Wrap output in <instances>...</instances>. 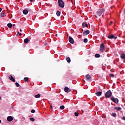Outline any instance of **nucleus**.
<instances>
[{
	"instance_id": "6e6552de",
	"label": "nucleus",
	"mask_w": 125,
	"mask_h": 125,
	"mask_svg": "<svg viewBox=\"0 0 125 125\" xmlns=\"http://www.w3.org/2000/svg\"><path fill=\"white\" fill-rule=\"evenodd\" d=\"M9 79L10 81H12V82L15 83V79H14V78H13L12 75L9 76Z\"/></svg>"
},
{
	"instance_id": "09e8293b",
	"label": "nucleus",
	"mask_w": 125,
	"mask_h": 125,
	"mask_svg": "<svg viewBox=\"0 0 125 125\" xmlns=\"http://www.w3.org/2000/svg\"><path fill=\"white\" fill-rule=\"evenodd\" d=\"M1 99V97L0 96V100Z\"/></svg>"
},
{
	"instance_id": "f704fd0d",
	"label": "nucleus",
	"mask_w": 125,
	"mask_h": 125,
	"mask_svg": "<svg viewBox=\"0 0 125 125\" xmlns=\"http://www.w3.org/2000/svg\"><path fill=\"white\" fill-rule=\"evenodd\" d=\"M31 113H35V111L34 109H32L31 111Z\"/></svg>"
},
{
	"instance_id": "7ed1b4c3",
	"label": "nucleus",
	"mask_w": 125,
	"mask_h": 125,
	"mask_svg": "<svg viewBox=\"0 0 125 125\" xmlns=\"http://www.w3.org/2000/svg\"><path fill=\"white\" fill-rule=\"evenodd\" d=\"M85 78L86 81H87V82H91V77L90 76V75L87 74L85 75Z\"/></svg>"
},
{
	"instance_id": "c85d7f7f",
	"label": "nucleus",
	"mask_w": 125,
	"mask_h": 125,
	"mask_svg": "<svg viewBox=\"0 0 125 125\" xmlns=\"http://www.w3.org/2000/svg\"><path fill=\"white\" fill-rule=\"evenodd\" d=\"M23 81H24V82H28V78L25 77V78L23 79Z\"/></svg>"
},
{
	"instance_id": "72a5a7b5",
	"label": "nucleus",
	"mask_w": 125,
	"mask_h": 125,
	"mask_svg": "<svg viewBox=\"0 0 125 125\" xmlns=\"http://www.w3.org/2000/svg\"><path fill=\"white\" fill-rule=\"evenodd\" d=\"M114 72H115V71H114V70H113V69H111V70H110V73H114Z\"/></svg>"
},
{
	"instance_id": "2f4dec72",
	"label": "nucleus",
	"mask_w": 125,
	"mask_h": 125,
	"mask_svg": "<svg viewBox=\"0 0 125 125\" xmlns=\"http://www.w3.org/2000/svg\"><path fill=\"white\" fill-rule=\"evenodd\" d=\"M30 120L31 121V122H35V119L33 118H30Z\"/></svg>"
},
{
	"instance_id": "603ef678",
	"label": "nucleus",
	"mask_w": 125,
	"mask_h": 125,
	"mask_svg": "<svg viewBox=\"0 0 125 125\" xmlns=\"http://www.w3.org/2000/svg\"><path fill=\"white\" fill-rule=\"evenodd\" d=\"M45 45H47V44H45Z\"/></svg>"
},
{
	"instance_id": "4c0bfd02",
	"label": "nucleus",
	"mask_w": 125,
	"mask_h": 125,
	"mask_svg": "<svg viewBox=\"0 0 125 125\" xmlns=\"http://www.w3.org/2000/svg\"><path fill=\"white\" fill-rule=\"evenodd\" d=\"M123 120H124V121H125V117H123Z\"/></svg>"
},
{
	"instance_id": "ea45409f",
	"label": "nucleus",
	"mask_w": 125,
	"mask_h": 125,
	"mask_svg": "<svg viewBox=\"0 0 125 125\" xmlns=\"http://www.w3.org/2000/svg\"><path fill=\"white\" fill-rule=\"evenodd\" d=\"M113 23V21H110V25H111Z\"/></svg>"
},
{
	"instance_id": "1a4fd4ad",
	"label": "nucleus",
	"mask_w": 125,
	"mask_h": 125,
	"mask_svg": "<svg viewBox=\"0 0 125 125\" xmlns=\"http://www.w3.org/2000/svg\"><path fill=\"white\" fill-rule=\"evenodd\" d=\"M64 91L65 92H66L67 93L71 92V89H69L68 87H65L64 88Z\"/></svg>"
},
{
	"instance_id": "8fccbe9b",
	"label": "nucleus",
	"mask_w": 125,
	"mask_h": 125,
	"mask_svg": "<svg viewBox=\"0 0 125 125\" xmlns=\"http://www.w3.org/2000/svg\"><path fill=\"white\" fill-rule=\"evenodd\" d=\"M1 123V121H0V124Z\"/></svg>"
},
{
	"instance_id": "a211bd4d",
	"label": "nucleus",
	"mask_w": 125,
	"mask_h": 125,
	"mask_svg": "<svg viewBox=\"0 0 125 125\" xmlns=\"http://www.w3.org/2000/svg\"><path fill=\"white\" fill-rule=\"evenodd\" d=\"M96 94L97 96H100L101 95V94H102V92L99 91L98 92H96Z\"/></svg>"
},
{
	"instance_id": "c9c22d12",
	"label": "nucleus",
	"mask_w": 125,
	"mask_h": 125,
	"mask_svg": "<svg viewBox=\"0 0 125 125\" xmlns=\"http://www.w3.org/2000/svg\"><path fill=\"white\" fill-rule=\"evenodd\" d=\"M35 0H29L30 1H31V2H33V1H34Z\"/></svg>"
},
{
	"instance_id": "f3484780",
	"label": "nucleus",
	"mask_w": 125,
	"mask_h": 125,
	"mask_svg": "<svg viewBox=\"0 0 125 125\" xmlns=\"http://www.w3.org/2000/svg\"><path fill=\"white\" fill-rule=\"evenodd\" d=\"M22 12L24 15H27V14H28V10L24 9Z\"/></svg>"
},
{
	"instance_id": "37998d69",
	"label": "nucleus",
	"mask_w": 125,
	"mask_h": 125,
	"mask_svg": "<svg viewBox=\"0 0 125 125\" xmlns=\"http://www.w3.org/2000/svg\"><path fill=\"white\" fill-rule=\"evenodd\" d=\"M29 39H32V37L31 36H29Z\"/></svg>"
},
{
	"instance_id": "a19ab883",
	"label": "nucleus",
	"mask_w": 125,
	"mask_h": 125,
	"mask_svg": "<svg viewBox=\"0 0 125 125\" xmlns=\"http://www.w3.org/2000/svg\"><path fill=\"white\" fill-rule=\"evenodd\" d=\"M50 109H51V110H52V105L50 106Z\"/></svg>"
},
{
	"instance_id": "ddd939ff",
	"label": "nucleus",
	"mask_w": 125,
	"mask_h": 125,
	"mask_svg": "<svg viewBox=\"0 0 125 125\" xmlns=\"http://www.w3.org/2000/svg\"><path fill=\"white\" fill-rule=\"evenodd\" d=\"M117 37L115 36L114 35H110V39H114V40H117Z\"/></svg>"
},
{
	"instance_id": "3c124183",
	"label": "nucleus",
	"mask_w": 125,
	"mask_h": 125,
	"mask_svg": "<svg viewBox=\"0 0 125 125\" xmlns=\"http://www.w3.org/2000/svg\"><path fill=\"white\" fill-rule=\"evenodd\" d=\"M18 36V33L17 34V37Z\"/></svg>"
},
{
	"instance_id": "f03ea898",
	"label": "nucleus",
	"mask_w": 125,
	"mask_h": 125,
	"mask_svg": "<svg viewBox=\"0 0 125 125\" xmlns=\"http://www.w3.org/2000/svg\"><path fill=\"white\" fill-rule=\"evenodd\" d=\"M104 12H105V10L104 9H102L101 10H99L97 12V15H98V16H101V15H102V14H103Z\"/></svg>"
},
{
	"instance_id": "79ce46f5",
	"label": "nucleus",
	"mask_w": 125,
	"mask_h": 125,
	"mask_svg": "<svg viewBox=\"0 0 125 125\" xmlns=\"http://www.w3.org/2000/svg\"><path fill=\"white\" fill-rule=\"evenodd\" d=\"M110 8H111V9L114 8V6H111V7H110Z\"/></svg>"
},
{
	"instance_id": "a878e982",
	"label": "nucleus",
	"mask_w": 125,
	"mask_h": 125,
	"mask_svg": "<svg viewBox=\"0 0 125 125\" xmlns=\"http://www.w3.org/2000/svg\"><path fill=\"white\" fill-rule=\"evenodd\" d=\"M35 98H40L41 97V94H38L35 96Z\"/></svg>"
},
{
	"instance_id": "b1692460",
	"label": "nucleus",
	"mask_w": 125,
	"mask_h": 125,
	"mask_svg": "<svg viewBox=\"0 0 125 125\" xmlns=\"http://www.w3.org/2000/svg\"><path fill=\"white\" fill-rule=\"evenodd\" d=\"M100 55L99 54H96L95 55V57H96V58H99V57H100Z\"/></svg>"
},
{
	"instance_id": "5701e85b",
	"label": "nucleus",
	"mask_w": 125,
	"mask_h": 125,
	"mask_svg": "<svg viewBox=\"0 0 125 125\" xmlns=\"http://www.w3.org/2000/svg\"><path fill=\"white\" fill-rule=\"evenodd\" d=\"M60 14H61V13H60V11H57L56 13L57 16H58V17L60 16Z\"/></svg>"
},
{
	"instance_id": "f8f14e48",
	"label": "nucleus",
	"mask_w": 125,
	"mask_h": 125,
	"mask_svg": "<svg viewBox=\"0 0 125 125\" xmlns=\"http://www.w3.org/2000/svg\"><path fill=\"white\" fill-rule=\"evenodd\" d=\"M89 33H90L89 30H86L83 32V36H86V35H88Z\"/></svg>"
},
{
	"instance_id": "c03bdc74",
	"label": "nucleus",
	"mask_w": 125,
	"mask_h": 125,
	"mask_svg": "<svg viewBox=\"0 0 125 125\" xmlns=\"http://www.w3.org/2000/svg\"><path fill=\"white\" fill-rule=\"evenodd\" d=\"M107 38H108V39H110V35H108V37H107Z\"/></svg>"
},
{
	"instance_id": "20e7f679",
	"label": "nucleus",
	"mask_w": 125,
	"mask_h": 125,
	"mask_svg": "<svg viewBox=\"0 0 125 125\" xmlns=\"http://www.w3.org/2000/svg\"><path fill=\"white\" fill-rule=\"evenodd\" d=\"M111 100H112L114 103H116V104H118V103H119V99H118V98L112 97L111 98Z\"/></svg>"
},
{
	"instance_id": "393cba45",
	"label": "nucleus",
	"mask_w": 125,
	"mask_h": 125,
	"mask_svg": "<svg viewBox=\"0 0 125 125\" xmlns=\"http://www.w3.org/2000/svg\"><path fill=\"white\" fill-rule=\"evenodd\" d=\"M110 78H114L115 77V74L114 73H110Z\"/></svg>"
},
{
	"instance_id": "412c9836",
	"label": "nucleus",
	"mask_w": 125,
	"mask_h": 125,
	"mask_svg": "<svg viewBox=\"0 0 125 125\" xmlns=\"http://www.w3.org/2000/svg\"><path fill=\"white\" fill-rule=\"evenodd\" d=\"M7 27H8V28H12V24L10 23H8Z\"/></svg>"
},
{
	"instance_id": "f257e3e1",
	"label": "nucleus",
	"mask_w": 125,
	"mask_h": 125,
	"mask_svg": "<svg viewBox=\"0 0 125 125\" xmlns=\"http://www.w3.org/2000/svg\"><path fill=\"white\" fill-rule=\"evenodd\" d=\"M58 2L59 3V6L60 7L62 8H64V6H65V4L62 0H58Z\"/></svg>"
},
{
	"instance_id": "39448f33",
	"label": "nucleus",
	"mask_w": 125,
	"mask_h": 125,
	"mask_svg": "<svg viewBox=\"0 0 125 125\" xmlns=\"http://www.w3.org/2000/svg\"><path fill=\"white\" fill-rule=\"evenodd\" d=\"M105 50V47L104 46V44L102 43L100 45V51L101 52H103Z\"/></svg>"
},
{
	"instance_id": "a18cd8bd",
	"label": "nucleus",
	"mask_w": 125,
	"mask_h": 125,
	"mask_svg": "<svg viewBox=\"0 0 125 125\" xmlns=\"http://www.w3.org/2000/svg\"><path fill=\"white\" fill-rule=\"evenodd\" d=\"M20 32H22V29H20Z\"/></svg>"
},
{
	"instance_id": "9d476101",
	"label": "nucleus",
	"mask_w": 125,
	"mask_h": 125,
	"mask_svg": "<svg viewBox=\"0 0 125 125\" xmlns=\"http://www.w3.org/2000/svg\"><path fill=\"white\" fill-rule=\"evenodd\" d=\"M8 122H12L13 121V118L12 116H8L7 118Z\"/></svg>"
},
{
	"instance_id": "4468645a",
	"label": "nucleus",
	"mask_w": 125,
	"mask_h": 125,
	"mask_svg": "<svg viewBox=\"0 0 125 125\" xmlns=\"http://www.w3.org/2000/svg\"><path fill=\"white\" fill-rule=\"evenodd\" d=\"M66 60L68 63H70L71 62V58L69 57H66Z\"/></svg>"
},
{
	"instance_id": "0eeeda50",
	"label": "nucleus",
	"mask_w": 125,
	"mask_h": 125,
	"mask_svg": "<svg viewBox=\"0 0 125 125\" xmlns=\"http://www.w3.org/2000/svg\"><path fill=\"white\" fill-rule=\"evenodd\" d=\"M105 96L106 98H110V90L106 92V93L105 94Z\"/></svg>"
},
{
	"instance_id": "dca6fc26",
	"label": "nucleus",
	"mask_w": 125,
	"mask_h": 125,
	"mask_svg": "<svg viewBox=\"0 0 125 125\" xmlns=\"http://www.w3.org/2000/svg\"><path fill=\"white\" fill-rule=\"evenodd\" d=\"M114 109L117 111H121L122 110V107H115Z\"/></svg>"
},
{
	"instance_id": "49530a36",
	"label": "nucleus",
	"mask_w": 125,
	"mask_h": 125,
	"mask_svg": "<svg viewBox=\"0 0 125 125\" xmlns=\"http://www.w3.org/2000/svg\"><path fill=\"white\" fill-rule=\"evenodd\" d=\"M13 27H14L15 26V24H13Z\"/></svg>"
},
{
	"instance_id": "473e14b6",
	"label": "nucleus",
	"mask_w": 125,
	"mask_h": 125,
	"mask_svg": "<svg viewBox=\"0 0 125 125\" xmlns=\"http://www.w3.org/2000/svg\"><path fill=\"white\" fill-rule=\"evenodd\" d=\"M18 34L19 35V36H22V34L21 33L19 32V31L18 32Z\"/></svg>"
},
{
	"instance_id": "aec40b11",
	"label": "nucleus",
	"mask_w": 125,
	"mask_h": 125,
	"mask_svg": "<svg viewBox=\"0 0 125 125\" xmlns=\"http://www.w3.org/2000/svg\"><path fill=\"white\" fill-rule=\"evenodd\" d=\"M111 115L112 117H114V118H116L117 117V114H116V113H113Z\"/></svg>"
},
{
	"instance_id": "7c9ffc66",
	"label": "nucleus",
	"mask_w": 125,
	"mask_h": 125,
	"mask_svg": "<svg viewBox=\"0 0 125 125\" xmlns=\"http://www.w3.org/2000/svg\"><path fill=\"white\" fill-rule=\"evenodd\" d=\"M75 116V117H78L79 116V113H78L77 112H75L74 113Z\"/></svg>"
},
{
	"instance_id": "e433bc0d",
	"label": "nucleus",
	"mask_w": 125,
	"mask_h": 125,
	"mask_svg": "<svg viewBox=\"0 0 125 125\" xmlns=\"http://www.w3.org/2000/svg\"><path fill=\"white\" fill-rule=\"evenodd\" d=\"M111 95H112V92H111V91H110V96H111Z\"/></svg>"
},
{
	"instance_id": "423d86ee",
	"label": "nucleus",
	"mask_w": 125,
	"mask_h": 125,
	"mask_svg": "<svg viewBox=\"0 0 125 125\" xmlns=\"http://www.w3.org/2000/svg\"><path fill=\"white\" fill-rule=\"evenodd\" d=\"M68 41L70 43H72V44L75 42V41L74 40V39H73L71 36L68 37Z\"/></svg>"
},
{
	"instance_id": "cd10ccee",
	"label": "nucleus",
	"mask_w": 125,
	"mask_h": 125,
	"mask_svg": "<svg viewBox=\"0 0 125 125\" xmlns=\"http://www.w3.org/2000/svg\"><path fill=\"white\" fill-rule=\"evenodd\" d=\"M64 108H65V106H64V105H62L60 106V109L61 110H64Z\"/></svg>"
},
{
	"instance_id": "de8ad7c7",
	"label": "nucleus",
	"mask_w": 125,
	"mask_h": 125,
	"mask_svg": "<svg viewBox=\"0 0 125 125\" xmlns=\"http://www.w3.org/2000/svg\"><path fill=\"white\" fill-rule=\"evenodd\" d=\"M55 36H56V37H57V34H56V35H55Z\"/></svg>"
},
{
	"instance_id": "6ab92c4d",
	"label": "nucleus",
	"mask_w": 125,
	"mask_h": 125,
	"mask_svg": "<svg viewBox=\"0 0 125 125\" xmlns=\"http://www.w3.org/2000/svg\"><path fill=\"white\" fill-rule=\"evenodd\" d=\"M24 43H28L29 42V39L26 38L24 40Z\"/></svg>"
},
{
	"instance_id": "bb28decb",
	"label": "nucleus",
	"mask_w": 125,
	"mask_h": 125,
	"mask_svg": "<svg viewBox=\"0 0 125 125\" xmlns=\"http://www.w3.org/2000/svg\"><path fill=\"white\" fill-rule=\"evenodd\" d=\"M88 42V41L87 40V39L85 38L83 40V42H85V43H86V42Z\"/></svg>"
},
{
	"instance_id": "9b49d317",
	"label": "nucleus",
	"mask_w": 125,
	"mask_h": 125,
	"mask_svg": "<svg viewBox=\"0 0 125 125\" xmlns=\"http://www.w3.org/2000/svg\"><path fill=\"white\" fill-rule=\"evenodd\" d=\"M5 16H6V14H5V13L4 12L2 11L0 14V17H5Z\"/></svg>"
},
{
	"instance_id": "4be33fe9",
	"label": "nucleus",
	"mask_w": 125,
	"mask_h": 125,
	"mask_svg": "<svg viewBox=\"0 0 125 125\" xmlns=\"http://www.w3.org/2000/svg\"><path fill=\"white\" fill-rule=\"evenodd\" d=\"M121 57L122 59H125V54H122L121 55Z\"/></svg>"
},
{
	"instance_id": "864d4df0",
	"label": "nucleus",
	"mask_w": 125,
	"mask_h": 125,
	"mask_svg": "<svg viewBox=\"0 0 125 125\" xmlns=\"http://www.w3.org/2000/svg\"><path fill=\"white\" fill-rule=\"evenodd\" d=\"M108 44H109V42H108Z\"/></svg>"
},
{
	"instance_id": "2eb2a0df",
	"label": "nucleus",
	"mask_w": 125,
	"mask_h": 125,
	"mask_svg": "<svg viewBox=\"0 0 125 125\" xmlns=\"http://www.w3.org/2000/svg\"><path fill=\"white\" fill-rule=\"evenodd\" d=\"M83 27L84 28V26L86 27V28H87L88 27V25H87V23L83 22L82 23Z\"/></svg>"
},
{
	"instance_id": "c756f323",
	"label": "nucleus",
	"mask_w": 125,
	"mask_h": 125,
	"mask_svg": "<svg viewBox=\"0 0 125 125\" xmlns=\"http://www.w3.org/2000/svg\"><path fill=\"white\" fill-rule=\"evenodd\" d=\"M16 85L17 87H19V86H20V84L18 83H16Z\"/></svg>"
},
{
	"instance_id": "58836bf2",
	"label": "nucleus",
	"mask_w": 125,
	"mask_h": 125,
	"mask_svg": "<svg viewBox=\"0 0 125 125\" xmlns=\"http://www.w3.org/2000/svg\"><path fill=\"white\" fill-rule=\"evenodd\" d=\"M1 10H2V9H1V8H0V12H1Z\"/></svg>"
}]
</instances>
